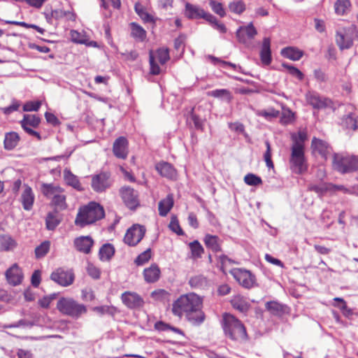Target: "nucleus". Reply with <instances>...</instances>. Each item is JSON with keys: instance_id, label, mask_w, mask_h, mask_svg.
Listing matches in <instances>:
<instances>
[{"instance_id": "obj_1", "label": "nucleus", "mask_w": 358, "mask_h": 358, "mask_svg": "<svg viewBox=\"0 0 358 358\" xmlns=\"http://www.w3.org/2000/svg\"><path fill=\"white\" fill-rule=\"evenodd\" d=\"M203 299L194 293L181 295L172 305V313L181 317L185 315L187 319L193 324L199 325L205 320L202 311Z\"/></svg>"}, {"instance_id": "obj_2", "label": "nucleus", "mask_w": 358, "mask_h": 358, "mask_svg": "<svg viewBox=\"0 0 358 358\" xmlns=\"http://www.w3.org/2000/svg\"><path fill=\"white\" fill-rule=\"evenodd\" d=\"M104 215L103 208L99 203L92 201L79 208L75 223L83 227L102 219Z\"/></svg>"}, {"instance_id": "obj_3", "label": "nucleus", "mask_w": 358, "mask_h": 358, "mask_svg": "<svg viewBox=\"0 0 358 358\" xmlns=\"http://www.w3.org/2000/svg\"><path fill=\"white\" fill-rule=\"evenodd\" d=\"M223 329L226 336L234 341H242L247 337L244 325L240 320L231 314L224 315Z\"/></svg>"}, {"instance_id": "obj_4", "label": "nucleus", "mask_w": 358, "mask_h": 358, "mask_svg": "<svg viewBox=\"0 0 358 358\" xmlns=\"http://www.w3.org/2000/svg\"><path fill=\"white\" fill-rule=\"evenodd\" d=\"M57 308L63 315L73 318H78L87 313V308L85 305L79 303L71 298L62 297L59 299L57 303Z\"/></svg>"}, {"instance_id": "obj_5", "label": "nucleus", "mask_w": 358, "mask_h": 358, "mask_svg": "<svg viewBox=\"0 0 358 358\" xmlns=\"http://www.w3.org/2000/svg\"><path fill=\"white\" fill-rule=\"evenodd\" d=\"M289 166L292 172L296 174H301L307 171L308 164L305 157V151L301 145H296L291 147Z\"/></svg>"}, {"instance_id": "obj_6", "label": "nucleus", "mask_w": 358, "mask_h": 358, "mask_svg": "<svg viewBox=\"0 0 358 358\" xmlns=\"http://www.w3.org/2000/svg\"><path fill=\"white\" fill-rule=\"evenodd\" d=\"M229 273L238 284L245 289H252L257 286L255 275L248 270L234 268Z\"/></svg>"}, {"instance_id": "obj_7", "label": "nucleus", "mask_w": 358, "mask_h": 358, "mask_svg": "<svg viewBox=\"0 0 358 358\" xmlns=\"http://www.w3.org/2000/svg\"><path fill=\"white\" fill-rule=\"evenodd\" d=\"M334 169L341 173H347L358 169V159L353 157H343L338 154L334 155Z\"/></svg>"}, {"instance_id": "obj_8", "label": "nucleus", "mask_w": 358, "mask_h": 358, "mask_svg": "<svg viewBox=\"0 0 358 358\" xmlns=\"http://www.w3.org/2000/svg\"><path fill=\"white\" fill-rule=\"evenodd\" d=\"M145 229L139 224H134L127 231L124 241L129 246L136 245L143 238Z\"/></svg>"}, {"instance_id": "obj_9", "label": "nucleus", "mask_w": 358, "mask_h": 358, "mask_svg": "<svg viewBox=\"0 0 358 358\" xmlns=\"http://www.w3.org/2000/svg\"><path fill=\"white\" fill-rule=\"evenodd\" d=\"M120 196L125 205L134 210L139 205L138 194L133 188L124 186L120 189Z\"/></svg>"}, {"instance_id": "obj_10", "label": "nucleus", "mask_w": 358, "mask_h": 358, "mask_svg": "<svg viewBox=\"0 0 358 358\" xmlns=\"http://www.w3.org/2000/svg\"><path fill=\"white\" fill-rule=\"evenodd\" d=\"M41 122V119L35 115H24L23 119L20 121V124L23 129L29 135L35 136L38 140L41 137L38 132L33 130L31 128L37 127Z\"/></svg>"}, {"instance_id": "obj_11", "label": "nucleus", "mask_w": 358, "mask_h": 358, "mask_svg": "<svg viewBox=\"0 0 358 358\" xmlns=\"http://www.w3.org/2000/svg\"><path fill=\"white\" fill-rule=\"evenodd\" d=\"M110 175L108 172H101L92 176V187L96 192H102L111 185Z\"/></svg>"}, {"instance_id": "obj_12", "label": "nucleus", "mask_w": 358, "mask_h": 358, "mask_svg": "<svg viewBox=\"0 0 358 358\" xmlns=\"http://www.w3.org/2000/svg\"><path fill=\"white\" fill-rule=\"evenodd\" d=\"M50 278L57 284L66 287L73 283L74 275L71 271H66L64 268H59L52 273Z\"/></svg>"}, {"instance_id": "obj_13", "label": "nucleus", "mask_w": 358, "mask_h": 358, "mask_svg": "<svg viewBox=\"0 0 358 358\" xmlns=\"http://www.w3.org/2000/svg\"><path fill=\"white\" fill-rule=\"evenodd\" d=\"M306 100L308 104L316 109H322L330 106V99L321 96L317 92L308 91L306 94Z\"/></svg>"}, {"instance_id": "obj_14", "label": "nucleus", "mask_w": 358, "mask_h": 358, "mask_svg": "<svg viewBox=\"0 0 358 358\" xmlns=\"http://www.w3.org/2000/svg\"><path fill=\"white\" fill-rule=\"evenodd\" d=\"M122 303L129 308L138 309L143 306L144 300L137 293L125 292L121 295Z\"/></svg>"}, {"instance_id": "obj_15", "label": "nucleus", "mask_w": 358, "mask_h": 358, "mask_svg": "<svg viewBox=\"0 0 358 358\" xmlns=\"http://www.w3.org/2000/svg\"><path fill=\"white\" fill-rule=\"evenodd\" d=\"M311 148L313 153H318L324 159H327L332 152V149L327 142L316 137L312 139Z\"/></svg>"}, {"instance_id": "obj_16", "label": "nucleus", "mask_w": 358, "mask_h": 358, "mask_svg": "<svg viewBox=\"0 0 358 358\" xmlns=\"http://www.w3.org/2000/svg\"><path fill=\"white\" fill-rule=\"evenodd\" d=\"M6 277L9 284L15 286L22 282L23 274L19 266L14 264L6 271Z\"/></svg>"}, {"instance_id": "obj_17", "label": "nucleus", "mask_w": 358, "mask_h": 358, "mask_svg": "<svg viewBox=\"0 0 358 358\" xmlns=\"http://www.w3.org/2000/svg\"><path fill=\"white\" fill-rule=\"evenodd\" d=\"M113 151L116 157L126 159L128 155V141L126 138H117L113 143Z\"/></svg>"}, {"instance_id": "obj_18", "label": "nucleus", "mask_w": 358, "mask_h": 358, "mask_svg": "<svg viewBox=\"0 0 358 358\" xmlns=\"http://www.w3.org/2000/svg\"><path fill=\"white\" fill-rule=\"evenodd\" d=\"M35 196L31 187L24 185L20 201L25 210H30L34 205Z\"/></svg>"}, {"instance_id": "obj_19", "label": "nucleus", "mask_w": 358, "mask_h": 358, "mask_svg": "<svg viewBox=\"0 0 358 358\" xmlns=\"http://www.w3.org/2000/svg\"><path fill=\"white\" fill-rule=\"evenodd\" d=\"M257 34V29L254 27L253 24L250 22L248 26L241 27L236 31V37L239 42L245 43L247 38L248 39H252Z\"/></svg>"}, {"instance_id": "obj_20", "label": "nucleus", "mask_w": 358, "mask_h": 358, "mask_svg": "<svg viewBox=\"0 0 358 358\" xmlns=\"http://www.w3.org/2000/svg\"><path fill=\"white\" fill-rule=\"evenodd\" d=\"M93 244L94 241L89 236H80L74 240V245L76 250L85 254L90 252Z\"/></svg>"}, {"instance_id": "obj_21", "label": "nucleus", "mask_w": 358, "mask_h": 358, "mask_svg": "<svg viewBox=\"0 0 358 358\" xmlns=\"http://www.w3.org/2000/svg\"><path fill=\"white\" fill-rule=\"evenodd\" d=\"M42 194L47 198L50 199L51 201L56 198L64 189L54 184L42 183L41 187Z\"/></svg>"}, {"instance_id": "obj_22", "label": "nucleus", "mask_w": 358, "mask_h": 358, "mask_svg": "<svg viewBox=\"0 0 358 358\" xmlns=\"http://www.w3.org/2000/svg\"><path fill=\"white\" fill-rule=\"evenodd\" d=\"M156 170L163 177L173 179L176 177V170L169 163L162 162L156 165Z\"/></svg>"}, {"instance_id": "obj_23", "label": "nucleus", "mask_w": 358, "mask_h": 358, "mask_svg": "<svg viewBox=\"0 0 358 358\" xmlns=\"http://www.w3.org/2000/svg\"><path fill=\"white\" fill-rule=\"evenodd\" d=\"M336 42L341 50L349 49L353 43L351 36L343 31H338L336 33Z\"/></svg>"}, {"instance_id": "obj_24", "label": "nucleus", "mask_w": 358, "mask_h": 358, "mask_svg": "<svg viewBox=\"0 0 358 358\" xmlns=\"http://www.w3.org/2000/svg\"><path fill=\"white\" fill-rule=\"evenodd\" d=\"M261 61L264 65H269L271 62V41L269 38H264L260 52Z\"/></svg>"}, {"instance_id": "obj_25", "label": "nucleus", "mask_w": 358, "mask_h": 358, "mask_svg": "<svg viewBox=\"0 0 358 358\" xmlns=\"http://www.w3.org/2000/svg\"><path fill=\"white\" fill-rule=\"evenodd\" d=\"M204 13L205 10L199 6L189 3L185 5V15L189 19H201Z\"/></svg>"}, {"instance_id": "obj_26", "label": "nucleus", "mask_w": 358, "mask_h": 358, "mask_svg": "<svg viewBox=\"0 0 358 358\" xmlns=\"http://www.w3.org/2000/svg\"><path fill=\"white\" fill-rule=\"evenodd\" d=\"M17 245L15 239L10 236L4 234L0 235V251L8 252L13 250Z\"/></svg>"}, {"instance_id": "obj_27", "label": "nucleus", "mask_w": 358, "mask_h": 358, "mask_svg": "<svg viewBox=\"0 0 358 358\" xmlns=\"http://www.w3.org/2000/svg\"><path fill=\"white\" fill-rule=\"evenodd\" d=\"M173 197L172 194L167 196L159 202L158 210L159 215L164 217L171 210L173 206Z\"/></svg>"}, {"instance_id": "obj_28", "label": "nucleus", "mask_w": 358, "mask_h": 358, "mask_svg": "<svg viewBox=\"0 0 358 358\" xmlns=\"http://www.w3.org/2000/svg\"><path fill=\"white\" fill-rule=\"evenodd\" d=\"M145 280L148 282H156L160 275V270L157 265L152 264L143 271Z\"/></svg>"}, {"instance_id": "obj_29", "label": "nucleus", "mask_w": 358, "mask_h": 358, "mask_svg": "<svg viewBox=\"0 0 358 358\" xmlns=\"http://www.w3.org/2000/svg\"><path fill=\"white\" fill-rule=\"evenodd\" d=\"M281 55L291 60L298 61L303 55V52L295 47H287L281 50Z\"/></svg>"}, {"instance_id": "obj_30", "label": "nucleus", "mask_w": 358, "mask_h": 358, "mask_svg": "<svg viewBox=\"0 0 358 358\" xmlns=\"http://www.w3.org/2000/svg\"><path fill=\"white\" fill-rule=\"evenodd\" d=\"M206 246L213 252L221 250V241L217 236L206 234L203 239Z\"/></svg>"}, {"instance_id": "obj_31", "label": "nucleus", "mask_w": 358, "mask_h": 358, "mask_svg": "<svg viewBox=\"0 0 358 358\" xmlns=\"http://www.w3.org/2000/svg\"><path fill=\"white\" fill-rule=\"evenodd\" d=\"M231 303L235 309L241 313H245L250 308V303L240 295L234 296L231 300Z\"/></svg>"}, {"instance_id": "obj_32", "label": "nucleus", "mask_w": 358, "mask_h": 358, "mask_svg": "<svg viewBox=\"0 0 358 358\" xmlns=\"http://www.w3.org/2000/svg\"><path fill=\"white\" fill-rule=\"evenodd\" d=\"M64 178L68 185L79 191L83 189L78 177L73 174L70 170L67 169L64 170Z\"/></svg>"}, {"instance_id": "obj_33", "label": "nucleus", "mask_w": 358, "mask_h": 358, "mask_svg": "<svg viewBox=\"0 0 358 358\" xmlns=\"http://www.w3.org/2000/svg\"><path fill=\"white\" fill-rule=\"evenodd\" d=\"M131 32V36L139 41H143L146 38V31L145 30L135 22H131L130 24Z\"/></svg>"}, {"instance_id": "obj_34", "label": "nucleus", "mask_w": 358, "mask_h": 358, "mask_svg": "<svg viewBox=\"0 0 358 358\" xmlns=\"http://www.w3.org/2000/svg\"><path fill=\"white\" fill-rule=\"evenodd\" d=\"M20 137L16 132H9L6 134L4 147L6 150L13 149L18 143Z\"/></svg>"}, {"instance_id": "obj_35", "label": "nucleus", "mask_w": 358, "mask_h": 358, "mask_svg": "<svg viewBox=\"0 0 358 358\" xmlns=\"http://www.w3.org/2000/svg\"><path fill=\"white\" fill-rule=\"evenodd\" d=\"M342 125L346 129L356 130L358 128V122L355 114L350 113L342 120Z\"/></svg>"}, {"instance_id": "obj_36", "label": "nucleus", "mask_w": 358, "mask_h": 358, "mask_svg": "<svg viewBox=\"0 0 358 358\" xmlns=\"http://www.w3.org/2000/svg\"><path fill=\"white\" fill-rule=\"evenodd\" d=\"M115 249L111 244H104L99 250V257L102 261L109 260L114 255Z\"/></svg>"}, {"instance_id": "obj_37", "label": "nucleus", "mask_w": 358, "mask_h": 358, "mask_svg": "<svg viewBox=\"0 0 358 358\" xmlns=\"http://www.w3.org/2000/svg\"><path fill=\"white\" fill-rule=\"evenodd\" d=\"M60 223V219L56 212L49 213L46 217L45 224L48 230H54Z\"/></svg>"}, {"instance_id": "obj_38", "label": "nucleus", "mask_w": 358, "mask_h": 358, "mask_svg": "<svg viewBox=\"0 0 358 358\" xmlns=\"http://www.w3.org/2000/svg\"><path fill=\"white\" fill-rule=\"evenodd\" d=\"M307 138V132L305 130L299 131L297 134H292L293 143L292 146L301 145L304 150V142Z\"/></svg>"}, {"instance_id": "obj_39", "label": "nucleus", "mask_w": 358, "mask_h": 358, "mask_svg": "<svg viewBox=\"0 0 358 358\" xmlns=\"http://www.w3.org/2000/svg\"><path fill=\"white\" fill-rule=\"evenodd\" d=\"M208 96L215 98L222 99L227 101H230L231 99V93L225 89L215 90L208 92Z\"/></svg>"}, {"instance_id": "obj_40", "label": "nucleus", "mask_w": 358, "mask_h": 358, "mask_svg": "<svg viewBox=\"0 0 358 358\" xmlns=\"http://www.w3.org/2000/svg\"><path fill=\"white\" fill-rule=\"evenodd\" d=\"M50 247V242L48 241H45L41 243L38 246H37L35 249V255L37 259H41L46 255V254L49 252Z\"/></svg>"}, {"instance_id": "obj_41", "label": "nucleus", "mask_w": 358, "mask_h": 358, "mask_svg": "<svg viewBox=\"0 0 358 358\" xmlns=\"http://www.w3.org/2000/svg\"><path fill=\"white\" fill-rule=\"evenodd\" d=\"M350 3L348 0H337L335 3V11L338 15L345 14L350 9Z\"/></svg>"}, {"instance_id": "obj_42", "label": "nucleus", "mask_w": 358, "mask_h": 358, "mask_svg": "<svg viewBox=\"0 0 358 358\" xmlns=\"http://www.w3.org/2000/svg\"><path fill=\"white\" fill-rule=\"evenodd\" d=\"M189 248L192 252V257L194 259L200 258L204 251L203 248L198 241L190 243Z\"/></svg>"}, {"instance_id": "obj_43", "label": "nucleus", "mask_w": 358, "mask_h": 358, "mask_svg": "<svg viewBox=\"0 0 358 358\" xmlns=\"http://www.w3.org/2000/svg\"><path fill=\"white\" fill-rule=\"evenodd\" d=\"M135 10L138 16L145 22H153V17L150 15L143 6L139 3L135 5Z\"/></svg>"}, {"instance_id": "obj_44", "label": "nucleus", "mask_w": 358, "mask_h": 358, "mask_svg": "<svg viewBox=\"0 0 358 358\" xmlns=\"http://www.w3.org/2000/svg\"><path fill=\"white\" fill-rule=\"evenodd\" d=\"M51 203L59 210L66 209L67 208V204L66 203V195L64 194V191L62 192L60 194L56 196V198L51 201Z\"/></svg>"}, {"instance_id": "obj_45", "label": "nucleus", "mask_w": 358, "mask_h": 358, "mask_svg": "<svg viewBox=\"0 0 358 358\" xmlns=\"http://www.w3.org/2000/svg\"><path fill=\"white\" fill-rule=\"evenodd\" d=\"M71 39L73 43L80 44H87L88 38L86 35L76 30L70 32Z\"/></svg>"}, {"instance_id": "obj_46", "label": "nucleus", "mask_w": 358, "mask_h": 358, "mask_svg": "<svg viewBox=\"0 0 358 358\" xmlns=\"http://www.w3.org/2000/svg\"><path fill=\"white\" fill-rule=\"evenodd\" d=\"M294 119V113L288 108H282V115L280 117L281 123L288 124L292 123Z\"/></svg>"}, {"instance_id": "obj_47", "label": "nucleus", "mask_w": 358, "mask_h": 358, "mask_svg": "<svg viewBox=\"0 0 358 358\" xmlns=\"http://www.w3.org/2000/svg\"><path fill=\"white\" fill-rule=\"evenodd\" d=\"M155 60L161 64H164L169 59V53L168 49L161 48L157 50L154 55Z\"/></svg>"}, {"instance_id": "obj_48", "label": "nucleus", "mask_w": 358, "mask_h": 358, "mask_svg": "<svg viewBox=\"0 0 358 358\" xmlns=\"http://www.w3.org/2000/svg\"><path fill=\"white\" fill-rule=\"evenodd\" d=\"M329 183H323L320 185H312L308 187V189L313 191L319 195H323L327 192H330Z\"/></svg>"}, {"instance_id": "obj_49", "label": "nucleus", "mask_w": 358, "mask_h": 358, "mask_svg": "<svg viewBox=\"0 0 358 358\" xmlns=\"http://www.w3.org/2000/svg\"><path fill=\"white\" fill-rule=\"evenodd\" d=\"M189 284L193 288L201 287L206 284V279L201 275H197L189 279Z\"/></svg>"}, {"instance_id": "obj_50", "label": "nucleus", "mask_w": 358, "mask_h": 358, "mask_svg": "<svg viewBox=\"0 0 358 358\" xmlns=\"http://www.w3.org/2000/svg\"><path fill=\"white\" fill-rule=\"evenodd\" d=\"M266 308L273 315H278L282 312V306L276 301H269L266 303Z\"/></svg>"}, {"instance_id": "obj_51", "label": "nucleus", "mask_w": 358, "mask_h": 358, "mask_svg": "<svg viewBox=\"0 0 358 358\" xmlns=\"http://www.w3.org/2000/svg\"><path fill=\"white\" fill-rule=\"evenodd\" d=\"M229 8L230 11L240 15L245 10V5L242 1H234L229 3Z\"/></svg>"}, {"instance_id": "obj_52", "label": "nucleus", "mask_w": 358, "mask_h": 358, "mask_svg": "<svg viewBox=\"0 0 358 358\" xmlns=\"http://www.w3.org/2000/svg\"><path fill=\"white\" fill-rule=\"evenodd\" d=\"M279 113L278 110H276L273 108H269L266 110H262L257 112V115L259 116L264 117L268 120L277 117L279 115Z\"/></svg>"}, {"instance_id": "obj_53", "label": "nucleus", "mask_w": 358, "mask_h": 358, "mask_svg": "<svg viewBox=\"0 0 358 358\" xmlns=\"http://www.w3.org/2000/svg\"><path fill=\"white\" fill-rule=\"evenodd\" d=\"M151 258V250L148 249L141 254H140L135 259V263L138 266H142L147 263Z\"/></svg>"}, {"instance_id": "obj_54", "label": "nucleus", "mask_w": 358, "mask_h": 358, "mask_svg": "<svg viewBox=\"0 0 358 358\" xmlns=\"http://www.w3.org/2000/svg\"><path fill=\"white\" fill-rule=\"evenodd\" d=\"M245 182L251 186H257L262 183L261 178L252 173H248L244 177Z\"/></svg>"}, {"instance_id": "obj_55", "label": "nucleus", "mask_w": 358, "mask_h": 358, "mask_svg": "<svg viewBox=\"0 0 358 358\" xmlns=\"http://www.w3.org/2000/svg\"><path fill=\"white\" fill-rule=\"evenodd\" d=\"M209 5L213 11L216 14L219 15L220 17H224L225 15V11L221 3H219L214 0H210Z\"/></svg>"}, {"instance_id": "obj_56", "label": "nucleus", "mask_w": 358, "mask_h": 358, "mask_svg": "<svg viewBox=\"0 0 358 358\" xmlns=\"http://www.w3.org/2000/svg\"><path fill=\"white\" fill-rule=\"evenodd\" d=\"M155 60V57L152 52H150L149 62L150 66V73L152 75H158L160 73V68Z\"/></svg>"}, {"instance_id": "obj_57", "label": "nucleus", "mask_w": 358, "mask_h": 358, "mask_svg": "<svg viewBox=\"0 0 358 358\" xmlns=\"http://www.w3.org/2000/svg\"><path fill=\"white\" fill-rule=\"evenodd\" d=\"M265 145L266 147V150L264 155V161L267 167L273 168V163L271 159V144L268 141H265Z\"/></svg>"}, {"instance_id": "obj_58", "label": "nucleus", "mask_w": 358, "mask_h": 358, "mask_svg": "<svg viewBox=\"0 0 358 358\" xmlns=\"http://www.w3.org/2000/svg\"><path fill=\"white\" fill-rule=\"evenodd\" d=\"M282 66L285 68L292 76L297 78L299 80H303V74L297 68L287 64H283Z\"/></svg>"}, {"instance_id": "obj_59", "label": "nucleus", "mask_w": 358, "mask_h": 358, "mask_svg": "<svg viewBox=\"0 0 358 358\" xmlns=\"http://www.w3.org/2000/svg\"><path fill=\"white\" fill-rule=\"evenodd\" d=\"M169 228L170 229L177 234L178 235H182L183 231L182 229L180 228V226L179 224L178 220L176 217L173 216L171 217L170 224H169Z\"/></svg>"}, {"instance_id": "obj_60", "label": "nucleus", "mask_w": 358, "mask_h": 358, "mask_svg": "<svg viewBox=\"0 0 358 358\" xmlns=\"http://www.w3.org/2000/svg\"><path fill=\"white\" fill-rule=\"evenodd\" d=\"M334 300L339 303L338 304H334V306L341 309L344 315H349L351 314V310L348 308L345 301L342 298L336 297Z\"/></svg>"}, {"instance_id": "obj_61", "label": "nucleus", "mask_w": 358, "mask_h": 358, "mask_svg": "<svg viewBox=\"0 0 358 358\" xmlns=\"http://www.w3.org/2000/svg\"><path fill=\"white\" fill-rule=\"evenodd\" d=\"M41 106V102L37 101H29L23 106L24 111H37Z\"/></svg>"}, {"instance_id": "obj_62", "label": "nucleus", "mask_w": 358, "mask_h": 358, "mask_svg": "<svg viewBox=\"0 0 358 358\" xmlns=\"http://www.w3.org/2000/svg\"><path fill=\"white\" fill-rule=\"evenodd\" d=\"M169 296V293L164 289H158L151 293V296L158 301L166 299Z\"/></svg>"}, {"instance_id": "obj_63", "label": "nucleus", "mask_w": 358, "mask_h": 358, "mask_svg": "<svg viewBox=\"0 0 358 358\" xmlns=\"http://www.w3.org/2000/svg\"><path fill=\"white\" fill-rule=\"evenodd\" d=\"M155 328L159 331H165L167 329H171L174 332L179 333V334L182 333V331L179 329L176 328V327H171L169 324H167L163 322H157L155 324Z\"/></svg>"}, {"instance_id": "obj_64", "label": "nucleus", "mask_w": 358, "mask_h": 358, "mask_svg": "<svg viewBox=\"0 0 358 358\" xmlns=\"http://www.w3.org/2000/svg\"><path fill=\"white\" fill-rule=\"evenodd\" d=\"M87 271L88 274L94 279H97L100 277V271L99 268H97L93 264H88Z\"/></svg>"}]
</instances>
